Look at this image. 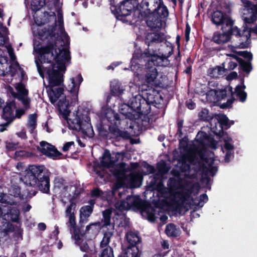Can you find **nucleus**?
I'll return each instance as SVG.
<instances>
[{
	"label": "nucleus",
	"mask_w": 257,
	"mask_h": 257,
	"mask_svg": "<svg viewBox=\"0 0 257 257\" xmlns=\"http://www.w3.org/2000/svg\"><path fill=\"white\" fill-rule=\"evenodd\" d=\"M70 204L67 206L65 211L66 216L71 214L72 213H74L75 211V208L76 207V204L74 201L69 200Z\"/></svg>",
	"instance_id": "nucleus-57"
},
{
	"label": "nucleus",
	"mask_w": 257,
	"mask_h": 257,
	"mask_svg": "<svg viewBox=\"0 0 257 257\" xmlns=\"http://www.w3.org/2000/svg\"><path fill=\"white\" fill-rule=\"evenodd\" d=\"M67 216L69 217L68 226L71 230H73L75 239L76 240H80L81 237L85 236V232L83 230H81V228L84 227L83 224L79 223V226H77L75 213L68 215Z\"/></svg>",
	"instance_id": "nucleus-14"
},
{
	"label": "nucleus",
	"mask_w": 257,
	"mask_h": 257,
	"mask_svg": "<svg viewBox=\"0 0 257 257\" xmlns=\"http://www.w3.org/2000/svg\"><path fill=\"white\" fill-rule=\"evenodd\" d=\"M117 257H138L137 254L134 251H132L130 248L122 249V252L118 254Z\"/></svg>",
	"instance_id": "nucleus-50"
},
{
	"label": "nucleus",
	"mask_w": 257,
	"mask_h": 257,
	"mask_svg": "<svg viewBox=\"0 0 257 257\" xmlns=\"http://www.w3.org/2000/svg\"><path fill=\"white\" fill-rule=\"evenodd\" d=\"M110 10L117 20L123 23H130V16L135 9L138 5V0H123L115 5V2L113 4H110Z\"/></svg>",
	"instance_id": "nucleus-5"
},
{
	"label": "nucleus",
	"mask_w": 257,
	"mask_h": 257,
	"mask_svg": "<svg viewBox=\"0 0 257 257\" xmlns=\"http://www.w3.org/2000/svg\"><path fill=\"white\" fill-rule=\"evenodd\" d=\"M143 212H145L147 213L148 220L154 222L156 219L155 216V209L153 207L145 208L144 204H143V209H141Z\"/></svg>",
	"instance_id": "nucleus-40"
},
{
	"label": "nucleus",
	"mask_w": 257,
	"mask_h": 257,
	"mask_svg": "<svg viewBox=\"0 0 257 257\" xmlns=\"http://www.w3.org/2000/svg\"><path fill=\"white\" fill-rule=\"evenodd\" d=\"M113 234V232L110 231H107L104 232L102 239L100 243V248H105L107 247H111L109 245V243L110 241V238L112 236Z\"/></svg>",
	"instance_id": "nucleus-36"
},
{
	"label": "nucleus",
	"mask_w": 257,
	"mask_h": 257,
	"mask_svg": "<svg viewBox=\"0 0 257 257\" xmlns=\"http://www.w3.org/2000/svg\"><path fill=\"white\" fill-rule=\"evenodd\" d=\"M143 97L142 95H137L135 97H133L129 100V103L133 109L134 113L137 114L138 111H140V104L141 103L142 99ZM138 115H139L138 114Z\"/></svg>",
	"instance_id": "nucleus-31"
},
{
	"label": "nucleus",
	"mask_w": 257,
	"mask_h": 257,
	"mask_svg": "<svg viewBox=\"0 0 257 257\" xmlns=\"http://www.w3.org/2000/svg\"><path fill=\"white\" fill-rule=\"evenodd\" d=\"M80 194V191L78 189H76L73 192V195L69 199V200L75 202V201L79 197Z\"/></svg>",
	"instance_id": "nucleus-63"
},
{
	"label": "nucleus",
	"mask_w": 257,
	"mask_h": 257,
	"mask_svg": "<svg viewBox=\"0 0 257 257\" xmlns=\"http://www.w3.org/2000/svg\"><path fill=\"white\" fill-rule=\"evenodd\" d=\"M20 212L16 207H9L7 211L4 215V218L14 222L18 223L20 220Z\"/></svg>",
	"instance_id": "nucleus-23"
},
{
	"label": "nucleus",
	"mask_w": 257,
	"mask_h": 257,
	"mask_svg": "<svg viewBox=\"0 0 257 257\" xmlns=\"http://www.w3.org/2000/svg\"><path fill=\"white\" fill-rule=\"evenodd\" d=\"M229 119L227 117L226 115H222L220 117H219V119L218 120V122L220 125L221 130L218 132V133H215V135L220 137H222L223 136L225 132L223 130V127L224 126L226 130L229 128L230 126V124L229 123ZM226 134V133H225Z\"/></svg>",
	"instance_id": "nucleus-29"
},
{
	"label": "nucleus",
	"mask_w": 257,
	"mask_h": 257,
	"mask_svg": "<svg viewBox=\"0 0 257 257\" xmlns=\"http://www.w3.org/2000/svg\"><path fill=\"white\" fill-rule=\"evenodd\" d=\"M125 166H126L125 163L120 162V163L117 164L116 165L115 164L114 166L112 168H113V169H118L119 170H122V171H124L125 172H126Z\"/></svg>",
	"instance_id": "nucleus-60"
},
{
	"label": "nucleus",
	"mask_w": 257,
	"mask_h": 257,
	"mask_svg": "<svg viewBox=\"0 0 257 257\" xmlns=\"http://www.w3.org/2000/svg\"><path fill=\"white\" fill-rule=\"evenodd\" d=\"M238 77V74L236 72L232 71L227 76L226 79L228 81H231L233 79L237 78Z\"/></svg>",
	"instance_id": "nucleus-64"
},
{
	"label": "nucleus",
	"mask_w": 257,
	"mask_h": 257,
	"mask_svg": "<svg viewBox=\"0 0 257 257\" xmlns=\"http://www.w3.org/2000/svg\"><path fill=\"white\" fill-rule=\"evenodd\" d=\"M218 5L217 6L216 10L222 11L224 14L229 13L230 11V2L226 0H219Z\"/></svg>",
	"instance_id": "nucleus-37"
},
{
	"label": "nucleus",
	"mask_w": 257,
	"mask_h": 257,
	"mask_svg": "<svg viewBox=\"0 0 257 257\" xmlns=\"http://www.w3.org/2000/svg\"><path fill=\"white\" fill-rule=\"evenodd\" d=\"M105 118L106 120L111 124L108 140L120 142L130 139L131 136L127 131L119 128L121 119L118 113L112 109L108 110L105 112Z\"/></svg>",
	"instance_id": "nucleus-4"
},
{
	"label": "nucleus",
	"mask_w": 257,
	"mask_h": 257,
	"mask_svg": "<svg viewBox=\"0 0 257 257\" xmlns=\"http://www.w3.org/2000/svg\"><path fill=\"white\" fill-rule=\"evenodd\" d=\"M140 111H138L137 114H139V117L141 115H147L149 114L151 111V104L148 102L144 97L142 99L140 104Z\"/></svg>",
	"instance_id": "nucleus-30"
},
{
	"label": "nucleus",
	"mask_w": 257,
	"mask_h": 257,
	"mask_svg": "<svg viewBox=\"0 0 257 257\" xmlns=\"http://www.w3.org/2000/svg\"><path fill=\"white\" fill-rule=\"evenodd\" d=\"M10 195L15 198H19L20 200L24 199V196L21 193V188L18 185H14L10 190Z\"/></svg>",
	"instance_id": "nucleus-39"
},
{
	"label": "nucleus",
	"mask_w": 257,
	"mask_h": 257,
	"mask_svg": "<svg viewBox=\"0 0 257 257\" xmlns=\"http://www.w3.org/2000/svg\"><path fill=\"white\" fill-rule=\"evenodd\" d=\"M56 22L50 26L47 31V36L49 38L46 46L38 49L37 52L39 55V60L35 62L38 71L41 77L44 78V71L41 64L50 63L55 60L58 64V69H65V62L70 61V52L69 47H63L64 41L60 34L56 33Z\"/></svg>",
	"instance_id": "nucleus-2"
},
{
	"label": "nucleus",
	"mask_w": 257,
	"mask_h": 257,
	"mask_svg": "<svg viewBox=\"0 0 257 257\" xmlns=\"http://www.w3.org/2000/svg\"><path fill=\"white\" fill-rule=\"evenodd\" d=\"M112 210L111 209H106L102 212L103 226H107L110 224Z\"/></svg>",
	"instance_id": "nucleus-41"
},
{
	"label": "nucleus",
	"mask_w": 257,
	"mask_h": 257,
	"mask_svg": "<svg viewBox=\"0 0 257 257\" xmlns=\"http://www.w3.org/2000/svg\"><path fill=\"white\" fill-rule=\"evenodd\" d=\"M199 117L200 119L206 121H209L212 119V117L209 115V110L204 108L199 113Z\"/></svg>",
	"instance_id": "nucleus-51"
},
{
	"label": "nucleus",
	"mask_w": 257,
	"mask_h": 257,
	"mask_svg": "<svg viewBox=\"0 0 257 257\" xmlns=\"http://www.w3.org/2000/svg\"><path fill=\"white\" fill-rule=\"evenodd\" d=\"M55 188L60 189L63 188L64 190H67L68 186L65 185V180L62 177H55L54 181Z\"/></svg>",
	"instance_id": "nucleus-47"
},
{
	"label": "nucleus",
	"mask_w": 257,
	"mask_h": 257,
	"mask_svg": "<svg viewBox=\"0 0 257 257\" xmlns=\"http://www.w3.org/2000/svg\"><path fill=\"white\" fill-rule=\"evenodd\" d=\"M211 21L217 26L221 25L231 28L233 26L234 22L228 16L219 10H216L212 14Z\"/></svg>",
	"instance_id": "nucleus-11"
},
{
	"label": "nucleus",
	"mask_w": 257,
	"mask_h": 257,
	"mask_svg": "<svg viewBox=\"0 0 257 257\" xmlns=\"http://www.w3.org/2000/svg\"><path fill=\"white\" fill-rule=\"evenodd\" d=\"M251 61H252L245 60L242 59L238 63L239 69L247 74H249L252 69Z\"/></svg>",
	"instance_id": "nucleus-33"
},
{
	"label": "nucleus",
	"mask_w": 257,
	"mask_h": 257,
	"mask_svg": "<svg viewBox=\"0 0 257 257\" xmlns=\"http://www.w3.org/2000/svg\"><path fill=\"white\" fill-rule=\"evenodd\" d=\"M76 79V81H78V84L76 83L75 78L72 77L70 78L71 84H69L68 86V88L69 89L68 91L72 95V100L73 101L70 102L69 99L67 98L66 96H65L64 98L60 99L59 100L58 105L59 106H65L66 107L68 108L71 105L72 102H75L76 100H77L80 85L83 81V79L81 74H78Z\"/></svg>",
	"instance_id": "nucleus-7"
},
{
	"label": "nucleus",
	"mask_w": 257,
	"mask_h": 257,
	"mask_svg": "<svg viewBox=\"0 0 257 257\" xmlns=\"http://www.w3.org/2000/svg\"><path fill=\"white\" fill-rule=\"evenodd\" d=\"M138 231H129L125 234V237L128 243V245L125 248H130L137 254L138 257H141L142 252L139 250L137 245L141 242L142 238L139 235Z\"/></svg>",
	"instance_id": "nucleus-12"
},
{
	"label": "nucleus",
	"mask_w": 257,
	"mask_h": 257,
	"mask_svg": "<svg viewBox=\"0 0 257 257\" xmlns=\"http://www.w3.org/2000/svg\"><path fill=\"white\" fill-rule=\"evenodd\" d=\"M64 91L63 87H50L48 93L51 103L52 104L56 103L59 98L63 94Z\"/></svg>",
	"instance_id": "nucleus-27"
},
{
	"label": "nucleus",
	"mask_w": 257,
	"mask_h": 257,
	"mask_svg": "<svg viewBox=\"0 0 257 257\" xmlns=\"http://www.w3.org/2000/svg\"><path fill=\"white\" fill-rule=\"evenodd\" d=\"M45 169L44 166H30L23 181L27 186L37 188L43 193L50 194V177Z\"/></svg>",
	"instance_id": "nucleus-3"
},
{
	"label": "nucleus",
	"mask_w": 257,
	"mask_h": 257,
	"mask_svg": "<svg viewBox=\"0 0 257 257\" xmlns=\"http://www.w3.org/2000/svg\"><path fill=\"white\" fill-rule=\"evenodd\" d=\"M111 172L116 180L125 181L127 178L126 172L124 171L113 169L111 170Z\"/></svg>",
	"instance_id": "nucleus-42"
},
{
	"label": "nucleus",
	"mask_w": 257,
	"mask_h": 257,
	"mask_svg": "<svg viewBox=\"0 0 257 257\" xmlns=\"http://www.w3.org/2000/svg\"><path fill=\"white\" fill-rule=\"evenodd\" d=\"M50 63H51L52 68L48 69L47 71L49 85L50 87L60 86L64 81L63 74L61 72L65 71L66 68L65 70H60L58 69V64L54 63L53 61Z\"/></svg>",
	"instance_id": "nucleus-8"
},
{
	"label": "nucleus",
	"mask_w": 257,
	"mask_h": 257,
	"mask_svg": "<svg viewBox=\"0 0 257 257\" xmlns=\"http://www.w3.org/2000/svg\"><path fill=\"white\" fill-rule=\"evenodd\" d=\"M242 26V30L241 31L236 26H233V35L238 39V44L236 45L235 48L245 49L249 47L251 44L250 31H248V27L247 24Z\"/></svg>",
	"instance_id": "nucleus-6"
},
{
	"label": "nucleus",
	"mask_w": 257,
	"mask_h": 257,
	"mask_svg": "<svg viewBox=\"0 0 257 257\" xmlns=\"http://www.w3.org/2000/svg\"><path fill=\"white\" fill-rule=\"evenodd\" d=\"M27 110L25 108H19L16 110L15 117L20 118L22 115L25 113V111Z\"/></svg>",
	"instance_id": "nucleus-61"
},
{
	"label": "nucleus",
	"mask_w": 257,
	"mask_h": 257,
	"mask_svg": "<svg viewBox=\"0 0 257 257\" xmlns=\"http://www.w3.org/2000/svg\"><path fill=\"white\" fill-rule=\"evenodd\" d=\"M192 190L191 189H185L178 192V195L183 202L187 200L191 196Z\"/></svg>",
	"instance_id": "nucleus-52"
},
{
	"label": "nucleus",
	"mask_w": 257,
	"mask_h": 257,
	"mask_svg": "<svg viewBox=\"0 0 257 257\" xmlns=\"http://www.w3.org/2000/svg\"><path fill=\"white\" fill-rule=\"evenodd\" d=\"M7 63H3L0 61V75H5L8 66Z\"/></svg>",
	"instance_id": "nucleus-62"
},
{
	"label": "nucleus",
	"mask_w": 257,
	"mask_h": 257,
	"mask_svg": "<svg viewBox=\"0 0 257 257\" xmlns=\"http://www.w3.org/2000/svg\"><path fill=\"white\" fill-rule=\"evenodd\" d=\"M119 155V154L117 153L114 158L111 157L109 151L106 149L103 154L102 160L100 162V165L107 168L113 167L115 163L118 161L119 157L117 156Z\"/></svg>",
	"instance_id": "nucleus-19"
},
{
	"label": "nucleus",
	"mask_w": 257,
	"mask_h": 257,
	"mask_svg": "<svg viewBox=\"0 0 257 257\" xmlns=\"http://www.w3.org/2000/svg\"><path fill=\"white\" fill-rule=\"evenodd\" d=\"M15 105L14 101L7 103V105L3 109V113L2 114V118L6 120L7 122L2 124H0L1 126H7L9 123H11L15 117L13 115V106Z\"/></svg>",
	"instance_id": "nucleus-18"
},
{
	"label": "nucleus",
	"mask_w": 257,
	"mask_h": 257,
	"mask_svg": "<svg viewBox=\"0 0 257 257\" xmlns=\"http://www.w3.org/2000/svg\"><path fill=\"white\" fill-rule=\"evenodd\" d=\"M102 192L98 188H96L92 190L90 194L92 197H98L101 196Z\"/></svg>",
	"instance_id": "nucleus-59"
},
{
	"label": "nucleus",
	"mask_w": 257,
	"mask_h": 257,
	"mask_svg": "<svg viewBox=\"0 0 257 257\" xmlns=\"http://www.w3.org/2000/svg\"><path fill=\"white\" fill-rule=\"evenodd\" d=\"M5 144L6 149H7V150L9 152H11L14 151L15 150H17V149L18 148L20 143L19 142L14 143L7 141L5 142Z\"/></svg>",
	"instance_id": "nucleus-55"
},
{
	"label": "nucleus",
	"mask_w": 257,
	"mask_h": 257,
	"mask_svg": "<svg viewBox=\"0 0 257 257\" xmlns=\"http://www.w3.org/2000/svg\"><path fill=\"white\" fill-rule=\"evenodd\" d=\"M125 200L128 204L129 208L134 207L138 209H143V202L139 196H133L132 195H127Z\"/></svg>",
	"instance_id": "nucleus-28"
},
{
	"label": "nucleus",
	"mask_w": 257,
	"mask_h": 257,
	"mask_svg": "<svg viewBox=\"0 0 257 257\" xmlns=\"http://www.w3.org/2000/svg\"><path fill=\"white\" fill-rule=\"evenodd\" d=\"M208 196L206 194L203 193L200 195L199 197H196L193 200V203L198 207H202L204 203L208 201Z\"/></svg>",
	"instance_id": "nucleus-43"
},
{
	"label": "nucleus",
	"mask_w": 257,
	"mask_h": 257,
	"mask_svg": "<svg viewBox=\"0 0 257 257\" xmlns=\"http://www.w3.org/2000/svg\"><path fill=\"white\" fill-rule=\"evenodd\" d=\"M215 95L216 102L218 103L217 105L221 109H227L231 107L232 104L235 100L232 96L230 99H228L226 102L219 103V101L224 99L227 97V90L226 88L216 90Z\"/></svg>",
	"instance_id": "nucleus-16"
},
{
	"label": "nucleus",
	"mask_w": 257,
	"mask_h": 257,
	"mask_svg": "<svg viewBox=\"0 0 257 257\" xmlns=\"http://www.w3.org/2000/svg\"><path fill=\"white\" fill-rule=\"evenodd\" d=\"M115 207L117 209L120 211H123L129 209L128 204L126 200L122 199L119 202L116 203Z\"/></svg>",
	"instance_id": "nucleus-54"
},
{
	"label": "nucleus",
	"mask_w": 257,
	"mask_h": 257,
	"mask_svg": "<svg viewBox=\"0 0 257 257\" xmlns=\"http://www.w3.org/2000/svg\"><path fill=\"white\" fill-rule=\"evenodd\" d=\"M119 110L120 113L124 115L126 118L133 120L139 118V115L134 113V109L132 108L129 102L121 104L119 106Z\"/></svg>",
	"instance_id": "nucleus-22"
},
{
	"label": "nucleus",
	"mask_w": 257,
	"mask_h": 257,
	"mask_svg": "<svg viewBox=\"0 0 257 257\" xmlns=\"http://www.w3.org/2000/svg\"><path fill=\"white\" fill-rule=\"evenodd\" d=\"M165 231L167 236L169 237H177L179 235V230L174 223L167 224Z\"/></svg>",
	"instance_id": "nucleus-35"
},
{
	"label": "nucleus",
	"mask_w": 257,
	"mask_h": 257,
	"mask_svg": "<svg viewBox=\"0 0 257 257\" xmlns=\"http://www.w3.org/2000/svg\"><path fill=\"white\" fill-rule=\"evenodd\" d=\"M125 180H116L115 183L113 184L112 188V193L114 194L119 189L122 188L124 184Z\"/></svg>",
	"instance_id": "nucleus-56"
},
{
	"label": "nucleus",
	"mask_w": 257,
	"mask_h": 257,
	"mask_svg": "<svg viewBox=\"0 0 257 257\" xmlns=\"http://www.w3.org/2000/svg\"><path fill=\"white\" fill-rule=\"evenodd\" d=\"M161 2H163V4L164 5L163 6H165L167 8V7L164 5L163 0H149V2H146L144 1V4H143V5H145L147 7V11L148 14H147L146 12H144V13L145 14V19L146 23L147 17L150 14L154 12V11L157 9L158 7L159 6V4L161 3Z\"/></svg>",
	"instance_id": "nucleus-25"
},
{
	"label": "nucleus",
	"mask_w": 257,
	"mask_h": 257,
	"mask_svg": "<svg viewBox=\"0 0 257 257\" xmlns=\"http://www.w3.org/2000/svg\"><path fill=\"white\" fill-rule=\"evenodd\" d=\"M226 71V69L221 66H216L213 68L208 70L209 75L214 78H218L220 76L223 75Z\"/></svg>",
	"instance_id": "nucleus-34"
},
{
	"label": "nucleus",
	"mask_w": 257,
	"mask_h": 257,
	"mask_svg": "<svg viewBox=\"0 0 257 257\" xmlns=\"http://www.w3.org/2000/svg\"><path fill=\"white\" fill-rule=\"evenodd\" d=\"M196 142L201 145H205L207 143L208 145L212 148H215L216 145L214 138L206 133L199 131L196 137Z\"/></svg>",
	"instance_id": "nucleus-20"
},
{
	"label": "nucleus",
	"mask_w": 257,
	"mask_h": 257,
	"mask_svg": "<svg viewBox=\"0 0 257 257\" xmlns=\"http://www.w3.org/2000/svg\"><path fill=\"white\" fill-rule=\"evenodd\" d=\"M89 120L83 121L80 115H76L75 118L73 119L71 122L72 125H70V127L73 130L81 132L82 134L86 135L87 131L92 129L91 124L89 122Z\"/></svg>",
	"instance_id": "nucleus-13"
},
{
	"label": "nucleus",
	"mask_w": 257,
	"mask_h": 257,
	"mask_svg": "<svg viewBox=\"0 0 257 257\" xmlns=\"http://www.w3.org/2000/svg\"><path fill=\"white\" fill-rule=\"evenodd\" d=\"M93 209L91 206L84 205L80 209L79 224H85L89 220V217L93 212Z\"/></svg>",
	"instance_id": "nucleus-26"
},
{
	"label": "nucleus",
	"mask_w": 257,
	"mask_h": 257,
	"mask_svg": "<svg viewBox=\"0 0 257 257\" xmlns=\"http://www.w3.org/2000/svg\"><path fill=\"white\" fill-rule=\"evenodd\" d=\"M16 89L17 90V92H13L12 94L13 96L15 98L18 97V95L20 96H28L29 94V91L25 87V85L22 82H20L17 84Z\"/></svg>",
	"instance_id": "nucleus-32"
},
{
	"label": "nucleus",
	"mask_w": 257,
	"mask_h": 257,
	"mask_svg": "<svg viewBox=\"0 0 257 257\" xmlns=\"http://www.w3.org/2000/svg\"><path fill=\"white\" fill-rule=\"evenodd\" d=\"M46 4V0H32L31 7L32 11L37 12Z\"/></svg>",
	"instance_id": "nucleus-44"
},
{
	"label": "nucleus",
	"mask_w": 257,
	"mask_h": 257,
	"mask_svg": "<svg viewBox=\"0 0 257 257\" xmlns=\"http://www.w3.org/2000/svg\"><path fill=\"white\" fill-rule=\"evenodd\" d=\"M163 2H161L154 12L150 14L147 19V25L153 32H148L145 38V43L148 45V48L144 52H135L133 55L131 61L130 68L132 71H134L136 67L140 68L139 62L143 61H147L149 65L153 64L157 66L166 67L170 64L168 58L173 53V48L169 47V51L167 54H162L158 55L152 52L149 47L157 44H159L166 41L164 33L160 32L162 27L163 22L166 20L169 16V10L166 7H164Z\"/></svg>",
	"instance_id": "nucleus-1"
},
{
	"label": "nucleus",
	"mask_w": 257,
	"mask_h": 257,
	"mask_svg": "<svg viewBox=\"0 0 257 257\" xmlns=\"http://www.w3.org/2000/svg\"><path fill=\"white\" fill-rule=\"evenodd\" d=\"M235 92L236 96L239 98V100L241 102L246 101L247 97V93L243 90H241V87L237 85L235 88Z\"/></svg>",
	"instance_id": "nucleus-46"
},
{
	"label": "nucleus",
	"mask_w": 257,
	"mask_h": 257,
	"mask_svg": "<svg viewBox=\"0 0 257 257\" xmlns=\"http://www.w3.org/2000/svg\"><path fill=\"white\" fill-rule=\"evenodd\" d=\"M130 180L132 185H134L135 183L141 180V176L138 174H131L130 175Z\"/></svg>",
	"instance_id": "nucleus-58"
},
{
	"label": "nucleus",
	"mask_w": 257,
	"mask_h": 257,
	"mask_svg": "<svg viewBox=\"0 0 257 257\" xmlns=\"http://www.w3.org/2000/svg\"><path fill=\"white\" fill-rule=\"evenodd\" d=\"M158 70L155 66H148L146 68L145 80L150 85L155 87L160 86V82L157 79Z\"/></svg>",
	"instance_id": "nucleus-15"
},
{
	"label": "nucleus",
	"mask_w": 257,
	"mask_h": 257,
	"mask_svg": "<svg viewBox=\"0 0 257 257\" xmlns=\"http://www.w3.org/2000/svg\"><path fill=\"white\" fill-rule=\"evenodd\" d=\"M21 101L24 106V108L28 110L31 108V99L28 96L18 95L17 98H15Z\"/></svg>",
	"instance_id": "nucleus-45"
},
{
	"label": "nucleus",
	"mask_w": 257,
	"mask_h": 257,
	"mask_svg": "<svg viewBox=\"0 0 257 257\" xmlns=\"http://www.w3.org/2000/svg\"><path fill=\"white\" fill-rule=\"evenodd\" d=\"M105 120H106V119L105 116L101 121L97 124L96 130L100 138L105 140H108L111 124L110 123L109 124H106L105 123Z\"/></svg>",
	"instance_id": "nucleus-21"
},
{
	"label": "nucleus",
	"mask_w": 257,
	"mask_h": 257,
	"mask_svg": "<svg viewBox=\"0 0 257 257\" xmlns=\"http://www.w3.org/2000/svg\"><path fill=\"white\" fill-rule=\"evenodd\" d=\"M37 114L36 113L31 114L29 115L28 122V126L30 127V133L33 134L37 126Z\"/></svg>",
	"instance_id": "nucleus-38"
},
{
	"label": "nucleus",
	"mask_w": 257,
	"mask_h": 257,
	"mask_svg": "<svg viewBox=\"0 0 257 257\" xmlns=\"http://www.w3.org/2000/svg\"><path fill=\"white\" fill-rule=\"evenodd\" d=\"M202 174V180L206 181V184H208L210 181V178L208 176V173H209V167H208L205 166V164H203L201 167Z\"/></svg>",
	"instance_id": "nucleus-49"
},
{
	"label": "nucleus",
	"mask_w": 257,
	"mask_h": 257,
	"mask_svg": "<svg viewBox=\"0 0 257 257\" xmlns=\"http://www.w3.org/2000/svg\"><path fill=\"white\" fill-rule=\"evenodd\" d=\"M101 249L100 257H114L113 250L111 247H107Z\"/></svg>",
	"instance_id": "nucleus-53"
},
{
	"label": "nucleus",
	"mask_w": 257,
	"mask_h": 257,
	"mask_svg": "<svg viewBox=\"0 0 257 257\" xmlns=\"http://www.w3.org/2000/svg\"><path fill=\"white\" fill-rule=\"evenodd\" d=\"M142 95L151 105L156 107L157 104L161 103L160 101L163 100L162 96L154 88L146 89Z\"/></svg>",
	"instance_id": "nucleus-17"
},
{
	"label": "nucleus",
	"mask_w": 257,
	"mask_h": 257,
	"mask_svg": "<svg viewBox=\"0 0 257 257\" xmlns=\"http://www.w3.org/2000/svg\"><path fill=\"white\" fill-rule=\"evenodd\" d=\"M40 145V147H37L38 151L49 158L56 160L62 155L54 146L46 141H41Z\"/></svg>",
	"instance_id": "nucleus-9"
},
{
	"label": "nucleus",
	"mask_w": 257,
	"mask_h": 257,
	"mask_svg": "<svg viewBox=\"0 0 257 257\" xmlns=\"http://www.w3.org/2000/svg\"><path fill=\"white\" fill-rule=\"evenodd\" d=\"M232 52L237 54L238 57L240 56L243 57L245 60L252 61L253 59V55L251 52L247 51H237L235 50H233Z\"/></svg>",
	"instance_id": "nucleus-48"
},
{
	"label": "nucleus",
	"mask_w": 257,
	"mask_h": 257,
	"mask_svg": "<svg viewBox=\"0 0 257 257\" xmlns=\"http://www.w3.org/2000/svg\"><path fill=\"white\" fill-rule=\"evenodd\" d=\"M110 89L111 95L115 97H119L125 90L121 83L116 79L110 82Z\"/></svg>",
	"instance_id": "nucleus-24"
},
{
	"label": "nucleus",
	"mask_w": 257,
	"mask_h": 257,
	"mask_svg": "<svg viewBox=\"0 0 257 257\" xmlns=\"http://www.w3.org/2000/svg\"><path fill=\"white\" fill-rule=\"evenodd\" d=\"M222 32H215L213 34L212 41L217 44H223L229 42L233 35V26L231 28L221 26Z\"/></svg>",
	"instance_id": "nucleus-10"
}]
</instances>
